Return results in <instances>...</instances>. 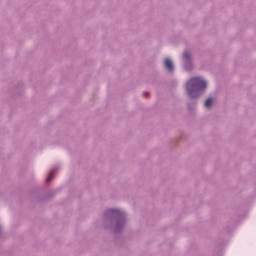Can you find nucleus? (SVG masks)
Segmentation results:
<instances>
[{
	"label": "nucleus",
	"mask_w": 256,
	"mask_h": 256,
	"mask_svg": "<svg viewBox=\"0 0 256 256\" xmlns=\"http://www.w3.org/2000/svg\"><path fill=\"white\" fill-rule=\"evenodd\" d=\"M183 57H184V59H185L186 61H188V59H189V57H191V55L189 54V52H185V53L183 54Z\"/></svg>",
	"instance_id": "nucleus-6"
},
{
	"label": "nucleus",
	"mask_w": 256,
	"mask_h": 256,
	"mask_svg": "<svg viewBox=\"0 0 256 256\" xmlns=\"http://www.w3.org/2000/svg\"><path fill=\"white\" fill-rule=\"evenodd\" d=\"M53 173H55V171H51L49 174H48V177L46 179V182L47 183H51V180L53 179Z\"/></svg>",
	"instance_id": "nucleus-4"
},
{
	"label": "nucleus",
	"mask_w": 256,
	"mask_h": 256,
	"mask_svg": "<svg viewBox=\"0 0 256 256\" xmlns=\"http://www.w3.org/2000/svg\"><path fill=\"white\" fill-rule=\"evenodd\" d=\"M0 233H1V228H0Z\"/></svg>",
	"instance_id": "nucleus-8"
},
{
	"label": "nucleus",
	"mask_w": 256,
	"mask_h": 256,
	"mask_svg": "<svg viewBox=\"0 0 256 256\" xmlns=\"http://www.w3.org/2000/svg\"><path fill=\"white\" fill-rule=\"evenodd\" d=\"M145 97H147V93H144Z\"/></svg>",
	"instance_id": "nucleus-7"
},
{
	"label": "nucleus",
	"mask_w": 256,
	"mask_h": 256,
	"mask_svg": "<svg viewBox=\"0 0 256 256\" xmlns=\"http://www.w3.org/2000/svg\"><path fill=\"white\" fill-rule=\"evenodd\" d=\"M108 213H111L112 215H119V210L112 209V210H109Z\"/></svg>",
	"instance_id": "nucleus-5"
},
{
	"label": "nucleus",
	"mask_w": 256,
	"mask_h": 256,
	"mask_svg": "<svg viewBox=\"0 0 256 256\" xmlns=\"http://www.w3.org/2000/svg\"><path fill=\"white\" fill-rule=\"evenodd\" d=\"M164 65H165L166 69H168L169 71H173V61H171V59L166 58L164 60Z\"/></svg>",
	"instance_id": "nucleus-2"
},
{
	"label": "nucleus",
	"mask_w": 256,
	"mask_h": 256,
	"mask_svg": "<svg viewBox=\"0 0 256 256\" xmlns=\"http://www.w3.org/2000/svg\"><path fill=\"white\" fill-rule=\"evenodd\" d=\"M206 87L207 82H205V80L201 79L200 77H194L190 79L186 84L188 95L192 99L195 98V95H193V93H195L197 89H205Z\"/></svg>",
	"instance_id": "nucleus-1"
},
{
	"label": "nucleus",
	"mask_w": 256,
	"mask_h": 256,
	"mask_svg": "<svg viewBox=\"0 0 256 256\" xmlns=\"http://www.w3.org/2000/svg\"><path fill=\"white\" fill-rule=\"evenodd\" d=\"M213 103H215L213 98H208L204 103V107H206V109H211V107H213Z\"/></svg>",
	"instance_id": "nucleus-3"
}]
</instances>
